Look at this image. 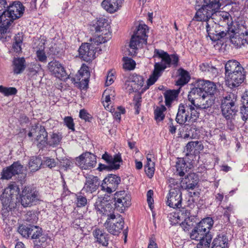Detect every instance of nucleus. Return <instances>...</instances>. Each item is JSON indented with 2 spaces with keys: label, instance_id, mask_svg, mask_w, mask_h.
I'll return each mask as SVG.
<instances>
[{
  "label": "nucleus",
  "instance_id": "nucleus-1",
  "mask_svg": "<svg viewBox=\"0 0 248 248\" xmlns=\"http://www.w3.org/2000/svg\"><path fill=\"white\" fill-rule=\"evenodd\" d=\"M153 57L161 59V61L155 63L153 73L147 80L148 88L155 82L165 69L171 65L174 67L177 66L179 60L177 54L170 55L167 52L158 49H155Z\"/></svg>",
  "mask_w": 248,
  "mask_h": 248
},
{
  "label": "nucleus",
  "instance_id": "nucleus-2",
  "mask_svg": "<svg viewBox=\"0 0 248 248\" xmlns=\"http://www.w3.org/2000/svg\"><path fill=\"white\" fill-rule=\"evenodd\" d=\"M24 7L21 2L16 1L12 4L7 6L6 12L0 17V22L4 23L3 29L0 28V39L2 41L6 40L10 32V27L14 20L20 17L23 14Z\"/></svg>",
  "mask_w": 248,
  "mask_h": 248
},
{
  "label": "nucleus",
  "instance_id": "nucleus-3",
  "mask_svg": "<svg viewBox=\"0 0 248 248\" xmlns=\"http://www.w3.org/2000/svg\"><path fill=\"white\" fill-rule=\"evenodd\" d=\"M214 221L211 217H207L201 221L192 231L190 234L191 239L199 241L198 248H209L212 235L210 230Z\"/></svg>",
  "mask_w": 248,
  "mask_h": 248
},
{
  "label": "nucleus",
  "instance_id": "nucleus-4",
  "mask_svg": "<svg viewBox=\"0 0 248 248\" xmlns=\"http://www.w3.org/2000/svg\"><path fill=\"white\" fill-rule=\"evenodd\" d=\"M199 112L195 109L194 106L191 104H180L175 118L176 122L180 125L184 124L187 122H195L199 117Z\"/></svg>",
  "mask_w": 248,
  "mask_h": 248
},
{
  "label": "nucleus",
  "instance_id": "nucleus-5",
  "mask_svg": "<svg viewBox=\"0 0 248 248\" xmlns=\"http://www.w3.org/2000/svg\"><path fill=\"white\" fill-rule=\"evenodd\" d=\"M18 189L15 183L10 184L3 190L0 196L2 203L1 214L3 217L9 215L10 211L15 208V202L13 201V196Z\"/></svg>",
  "mask_w": 248,
  "mask_h": 248
},
{
  "label": "nucleus",
  "instance_id": "nucleus-6",
  "mask_svg": "<svg viewBox=\"0 0 248 248\" xmlns=\"http://www.w3.org/2000/svg\"><path fill=\"white\" fill-rule=\"evenodd\" d=\"M221 5L219 1L210 0L208 4L202 5L197 10L195 17L198 21H211L216 12L219 10Z\"/></svg>",
  "mask_w": 248,
  "mask_h": 248
},
{
  "label": "nucleus",
  "instance_id": "nucleus-7",
  "mask_svg": "<svg viewBox=\"0 0 248 248\" xmlns=\"http://www.w3.org/2000/svg\"><path fill=\"white\" fill-rule=\"evenodd\" d=\"M20 198L23 206H31L39 200L38 192L33 186H25L22 190Z\"/></svg>",
  "mask_w": 248,
  "mask_h": 248
},
{
  "label": "nucleus",
  "instance_id": "nucleus-8",
  "mask_svg": "<svg viewBox=\"0 0 248 248\" xmlns=\"http://www.w3.org/2000/svg\"><path fill=\"white\" fill-rule=\"evenodd\" d=\"M28 135L29 137L35 136V140L39 143L40 148H42L41 145H45L47 143V132L45 127L39 124L31 126Z\"/></svg>",
  "mask_w": 248,
  "mask_h": 248
},
{
  "label": "nucleus",
  "instance_id": "nucleus-9",
  "mask_svg": "<svg viewBox=\"0 0 248 248\" xmlns=\"http://www.w3.org/2000/svg\"><path fill=\"white\" fill-rule=\"evenodd\" d=\"M219 26L213 19L206 22V29L208 36L214 42L219 40L227 34H229L228 31H220L219 30Z\"/></svg>",
  "mask_w": 248,
  "mask_h": 248
},
{
  "label": "nucleus",
  "instance_id": "nucleus-10",
  "mask_svg": "<svg viewBox=\"0 0 248 248\" xmlns=\"http://www.w3.org/2000/svg\"><path fill=\"white\" fill-rule=\"evenodd\" d=\"M96 163V156L90 152L83 153L76 158V164L84 170H89L94 168Z\"/></svg>",
  "mask_w": 248,
  "mask_h": 248
},
{
  "label": "nucleus",
  "instance_id": "nucleus-11",
  "mask_svg": "<svg viewBox=\"0 0 248 248\" xmlns=\"http://www.w3.org/2000/svg\"><path fill=\"white\" fill-rule=\"evenodd\" d=\"M121 181V178L119 176L109 174L103 181L101 185V190L110 194L116 191Z\"/></svg>",
  "mask_w": 248,
  "mask_h": 248
},
{
  "label": "nucleus",
  "instance_id": "nucleus-12",
  "mask_svg": "<svg viewBox=\"0 0 248 248\" xmlns=\"http://www.w3.org/2000/svg\"><path fill=\"white\" fill-rule=\"evenodd\" d=\"M124 221L120 215L115 220H107L104 223V226L107 231L114 235H118L124 228Z\"/></svg>",
  "mask_w": 248,
  "mask_h": 248
},
{
  "label": "nucleus",
  "instance_id": "nucleus-13",
  "mask_svg": "<svg viewBox=\"0 0 248 248\" xmlns=\"http://www.w3.org/2000/svg\"><path fill=\"white\" fill-rule=\"evenodd\" d=\"M95 47L92 43L82 44L78 49L80 58L86 62L93 59L95 54Z\"/></svg>",
  "mask_w": 248,
  "mask_h": 248
},
{
  "label": "nucleus",
  "instance_id": "nucleus-14",
  "mask_svg": "<svg viewBox=\"0 0 248 248\" xmlns=\"http://www.w3.org/2000/svg\"><path fill=\"white\" fill-rule=\"evenodd\" d=\"M86 180L84 186L81 190L83 193L92 194L97 190L100 182L97 176L93 175H89L85 177Z\"/></svg>",
  "mask_w": 248,
  "mask_h": 248
},
{
  "label": "nucleus",
  "instance_id": "nucleus-15",
  "mask_svg": "<svg viewBox=\"0 0 248 248\" xmlns=\"http://www.w3.org/2000/svg\"><path fill=\"white\" fill-rule=\"evenodd\" d=\"M23 166L19 161L14 162L11 166L4 168L1 172V179L9 180L13 176L20 173Z\"/></svg>",
  "mask_w": 248,
  "mask_h": 248
},
{
  "label": "nucleus",
  "instance_id": "nucleus-16",
  "mask_svg": "<svg viewBox=\"0 0 248 248\" xmlns=\"http://www.w3.org/2000/svg\"><path fill=\"white\" fill-rule=\"evenodd\" d=\"M182 193L180 189H170L167 203L168 206L173 208L181 207Z\"/></svg>",
  "mask_w": 248,
  "mask_h": 248
},
{
  "label": "nucleus",
  "instance_id": "nucleus-17",
  "mask_svg": "<svg viewBox=\"0 0 248 248\" xmlns=\"http://www.w3.org/2000/svg\"><path fill=\"white\" fill-rule=\"evenodd\" d=\"M47 67L51 74L55 77L61 79L66 76L64 68L59 62L53 60L48 63Z\"/></svg>",
  "mask_w": 248,
  "mask_h": 248
},
{
  "label": "nucleus",
  "instance_id": "nucleus-18",
  "mask_svg": "<svg viewBox=\"0 0 248 248\" xmlns=\"http://www.w3.org/2000/svg\"><path fill=\"white\" fill-rule=\"evenodd\" d=\"M115 205L121 208L128 207L131 204V199L124 191L116 192L114 195Z\"/></svg>",
  "mask_w": 248,
  "mask_h": 248
},
{
  "label": "nucleus",
  "instance_id": "nucleus-19",
  "mask_svg": "<svg viewBox=\"0 0 248 248\" xmlns=\"http://www.w3.org/2000/svg\"><path fill=\"white\" fill-rule=\"evenodd\" d=\"M245 71H239L226 77V80L230 88H232L239 86L243 82L245 79Z\"/></svg>",
  "mask_w": 248,
  "mask_h": 248
},
{
  "label": "nucleus",
  "instance_id": "nucleus-20",
  "mask_svg": "<svg viewBox=\"0 0 248 248\" xmlns=\"http://www.w3.org/2000/svg\"><path fill=\"white\" fill-rule=\"evenodd\" d=\"M233 34L230 35L231 43L237 47H240L248 43V32L246 31L245 33L237 34L234 33L232 30Z\"/></svg>",
  "mask_w": 248,
  "mask_h": 248
},
{
  "label": "nucleus",
  "instance_id": "nucleus-21",
  "mask_svg": "<svg viewBox=\"0 0 248 248\" xmlns=\"http://www.w3.org/2000/svg\"><path fill=\"white\" fill-rule=\"evenodd\" d=\"M218 19H219L218 23L217 24L218 26L220 24L223 26V23L224 22V24L227 25V29L230 30V27L232 26V21L231 16L228 13L224 11L220 12L219 10L217 12H216L214 17H212V19L217 21Z\"/></svg>",
  "mask_w": 248,
  "mask_h": 248
},
{
  "label": "nucleus",
  "instance_id": "nucleus-22",
  "mask_svg": "<svg viewBox=\"0 0 248 248\" xmlns=\"http://www.w3.org/2000/svg\"><path fill=\"white\" fill-rule=\"evenodd\" d=\"M225 77H228L239 71H244V68L236 60H230L226 63L225 66Z\"/></svg>",
  "mask_w": 248,
  "mask_h": 248
},
{
  "label": "nucleus",
  "instance_id": "nucleus-23",
  "mask_svg": "<svg viewBox=\"0 0 248 248\" xmlns=\"http://www.w3.org/2000/svg\"><path fill=\"white\" fill-rule=\"evenodd\" d=\"M214 96L212 95H205L202 97L197 103L194 104L195 109H204L210 108L214 104Z\"/></svg>",
  "mask_w": 248,
  "mask_h": 248
},
{
  "label": "nucleus",
  "instance_id": "nucleus-24",
  "mask_svg": "<svg viewBox=\"0 0 248 248\" xmlns=\"http://www.w3.org/2000/svg\"><path fill=\"white\" fill-rule=\"evenodd\" d=\"M122 3V0H104L101 5L107 12L113 13L119 9Z\"/></svg>",
  "mask_w": 248,
  "mask_h": 248
},
{
  "label": "nucleus",
  "instance_id": "nucleus-25",
  "mask_svg": "<svg viewBox=\"0 0 248 248\" xmlns=\"http://www.w3.org/2000/svg\"><path fill=\"white\" fill-rule=\"evenodd\" d=\"M93 235L96 241L104 247H107L108 244V234L102 230L98 228L95 229L93 232Z\"/></svg>",
  "mask_w": 248,
  "mask_h": 248
},
{
  "label": "nucleus",
  "instance_id": "nucleus-26",
  "mask_svg": "<svg viewBox=\"0 0 248 248\" xmlns=\"http://www.w3.org/2000/svg\"><path fill=\"white\" fill-rule=\"evenodd\" d=\"M79 76L77 75V79L80 81V87L83 88H86L88 85L90 74L88 70V67L83 65L78 71Z\"/></svg>",
  "mask_w": 248,
  "mask_h": 248
},
{
  "label": "nucleus",
  "instance_id": "nucleus-27",
  "mask_svg": "<svg viewBox=\"0 0 248 248\" xmlns=\"http://www.w3.org/2000/svg\"><path fill=\"white\" fill-rule=\"evenodd\" d=\"M31 238L35 240L34 242L36 245H42L41 241L43 242L46 240L45 237H42L43 235L42 228L37 226L31 225Z\"/></svg>",
  "mask_w": 248,
  "mask_h": 248
},
{
  "label": "nucleus",
  "instance_id": "nucleus-28",
  "mask_svg": "<svg viewBox=\"0 0 248 248\" xmlns=\"http://www.w3.org/2000/svg\"><path fill=\"white\" fill-rule=\"evenodd\" d=\"M108 20L105 18L101 17L97 20L96 24L94 25V30L97 33L102 32L105 35H108V37L111 36L110 33L108 31Z\"/></svg>",
  "mask_w": 248,
  "mask_h": 248
},
{
  "label": "nucleus",
  "instance_id": "nucleus-29",
  "mask_svg": "<svg viewBox=\"0 0 248 248\" xmlns=\"http://www.w3.org/2000/svg\"><path fill=\"white\" fill-rule=\"evenodd\" d=\"M228 244V238L224 232L218 234L213 240L212 248H227Z\"/></svg>",
  "mask_w": 248,
  "mask_h": 248
},
{
  "label": "nucleus",
  "instance_id": "nucleus-30",
  "mask_svg": "<svg viewBox=\"0 0 248 248\" xmlns=\"http://www.w3.org/2000/svg\"><path fill=\"white\" fill-rule=\"evenodd\" d=\"M205 93L200 89L193 87L189 92L188 99L191 104L194 105L202 97H204Z\"/></svg>",
  "mask_w": 248,
  "mask_h": 248
},
{
  "label": "nucleus",
  "instance_id": "nucleus-31",
  "mask_svg": "<svg viewBox=\"0 0 248 248\" xmlns=\"http://www.w3.org/2000/svg\"><path fill=\"white\" fill-rule=\"evenodd\" d=\"M111 204L105 200L99 199L95 202L94 206L95 209L103 214H106L108 212H110L109 208L111 209Z\"/></svg>",
  "mask_w": 248,
  "mask_h": 248
},
{
  "label": "nucleus",
  "instance_id": "nucleus-32",
  "mask_svg": "<svg viewBox=\"0 0 248 248\" xmlns=\"http://www.w3.org/2000/svg\"><path fill=\"white\" fill-rule=\"evenodd\" d=\"M225 106H221L223 115L227 120L233 119V117L237 112L238 108L236 105H226L227 108H225Z\"/></svg>",
  "mask_w": 248,
  "mask_h": 248
},
{
  "label": "nucleus",
  "instance_id": "nucleus-33",
  "mask_svg": "<svg viewBox=\"0 0 248 248\" xmlns=\"http://www.w3.org/2000/svg\"><path fill=\"white\" fill-rule=\"evenodd\" d=\"M178 72L179 78L176 82V85L182 86L187 83L190 79L189 73L182 68L178 70Z\"/></svg>",
  "mask_w": 248,
  "mask_h": 248
},
{
  "label": "nucleus",
  "instance_id": "nucleus-34",
  "mask_svg": "<svg viewBox=\"0 0 248 248\" xmlns=\"http://www.w3.org/2000/svg\"><path fill=\"white\" fill-rule=\"evenodd\" d=\"M13 64L14 73L19 74L25 69V60L24 58H15L13 61Z\"/></svg>",
  "mask_w": 248,
  "mask_h": 248
},
{
  "label": "nucleus",
  "instance_id": "nucleus-35",
  "mask_svg": "<svg viewBox=\"0 0 248 248\" xmlns=\"http://www.w3.org/2000/svg\"><path fill=\"white\" fill-rule=\"evenodd\" d=\"M195 175L194 174H190L186 177L184 181L182 182L186 189H194L195 186H197L198 182L197 179H195ZM197 178V177H196Z\"/></svg>",
  "mask_w": 248,
  "mask_h": 248
},
{
  "label": "nucleus",
  "instance_id": "nucleus-36",
  "mask_svg": "<svg viewBox=\"0 0 248 248\" xmlns=\"http://www.w3.org/2000/svg\"><path fill=\"white\" fill-rule=\"evenodd\" d=\"M102 158L108 164L111 165H120V163H122L123 161L120 154H116L112 157L107 152H105V153L102 155Z\"/></svg>",
  "mask_w": 248,
  "mask_h": 248
},
{
  "label": "nucleus",
  "instance_id": "nucleus-37",
  "mask_svg": "<svg viewBox=\"0 0 248 248\" xmlns=\"http://www.w3.org/2000/svg\"><path fill=\"white\" fill-rule=\"evenodd\" d=\"M179 90L167 91L164 94L165 104L167 106H170L173 101L175 100L179 93Z\"/></svg>",
  "mask_w": 248,
  "mask_h": 248
},
{
  "label": "nucleus",
  "instance_id": "nucleus-38",
  "mask_svg": "<svg viewBox=\"0 0 248 248\" xmlns=\"http://www.w3.org/2000/svg\"><path fill=\"white\" fill-rule=\"evenodd\" d=\"M148 31V27L147 25L145 24H140L137 28V31L133 35L147 42V35H146V33Z\"/></svg>",
  "mask_w": 248,
  "mask_h": 248
},
{
  "label": "nucleus",
  "instance_id": "nucleus-39",
  "mask_svg": "<svg viewBox=\"0 0 248 248\" xmlns=\"http://www.w3.org/2000/svg\"><path fill=\"white\" fill-rule=\"evenodd\" d=\"M145 43L146 44L147 42L144 41L140 38H139L134 35L132 36L130 44L129 47L132 49V51H129V53L131 56L135 55L136 54V51L138 49V46H139L140 44Z\"/></svg>",
  "mask_w": 248,
  "mask_h": 248
},
{
  "label": "nucleus",
  "instance_id": "nucleus-40",
  "mask_svg": "<svg viewBox=\"0 0 248 248\" xmlns=\"http://www.w3.org/2000/svg\"><path fill=\"white\" fill-rule=\"evenodd\" d=\"M43 164L40 157L32 156L29 162V168L31 171H35L38 170Z\"/></svg>",
  "mask_w": 248,
  "mask_h": 248
},
{
  "label": "nucleus",
  "instance_id": "nucleus-41",
  "mask_svg": "<svg viewBox=\"0 0 248 248\" xmlns=\"http://www.w3.org/2000/svg\"><path fill=\"white\" fill-rule=\"evenodd\" d=\"M236 101L237 96L233 93H230L223 97L221 100V106H224V107H224L225 108H227L226 105H236Z\"/></svg>",
  "mask_w": 248,
  "mask_h": 248
},
{
  "label": "nucleus",
  "instance_id": "nucleus-42",
  "mask_svg": "<svg viewBox=\"0 0 248 248\" xmlns=\"http://www.w3.org/2000/svg\"><path fill=\"white\" fill-rule=\"evenodd\" d=\"M50 137L49 140L46 144L53 147L58 145L62 139V135L60 133H53Z\"/></svg>",
  "mask_w": 248,
  "mask_h": 248
},
{
  "label": "nucleus",
  "instance_id": "nucleus-43",
  "mask_svg": "<svg viewBox=\"0 0 248 248\" xmlns=\"http://www.w3.org/2000/svg\"><path fill=\"white\" fill-rule=\"evenodd\" d=\"M31 225L19 226L18 229V232L26 238H29L31 237Z\"/></svg>",
  "mask_w": 248,
  "mask_h": 248
},
{
  "label": "nucleus",
  "instance_id": "nucleus-44",
  "mask_svg": "<svg viewBox=\"0 0 248 248\" xmlns=\"http://www.w3.org/2000/svg\"><path fill=\"white\" fill-rule=\"evenodd\" d=\"M216 85L209 81H206L203 92L205 93V95H212L216 92Z\"/></svg>",
  "mask_w": 248,
  "mask_h": 248
},
{
  "label": "nucleus",
  "instance_id": "nucleus-45",
  "mask_svg": "<svg viewBox=\"0 0 248 248\" xmlns=\"http://www.w3.org/2000/svg\"><path fill=\"white\" fill-rule=\"evenodd\" d=\"M166 110V108L164 106L157 107L154 111L155 118L157 121H162L165 117L164 112Z\"/></svg>",
  "mask_w": 248,
  "mask_h": 248
},
{
  "label": "nucleus",
  "instance_id": "nucleus-46",
  "mask_svg": "<svg viewBox=\"0 0 248 248\" xmlns=\"http://www.w3.org/2000/svg\"><path fill=\"white\" fill-rule=\"evenodd\" d=\"M176 173L180 176H183L187 171V166L186 163L183 161H180L177 162L176 165Z\"/></svg>",
  "mask_w": 248,
  "mask_h": 248
},
{
  "label": "nucleus",
  "instance_id": "nucleus-47",
  "mask_svg": "<svg viewBox=\"0 0 248 248\" xmlns=\"http://www.w3.org/2000/svg\"><path fill=\"white\" fill-rule=\"evenodd\" d=\"M104 34H97V37L94 38L93 40L91 39V41H92V44L94 45H99L100 44L104 43L106 42L109 38L111 37L109 36L108 37V35H105L103 36Z\"/></svg>",
  "mask_w": 248,
  "mask_h": 248
},
{
  "label": "nucleus",
  "instance_id": "nucleus-48",
  "mask_svg": "<svg viewBox=\"0 0 248 248\" xmlns=\"http://www.w3.org/2000/svg\"><path fill=\"white\" fill-rule=\"evenodd\" d=\"M0 93L3 94L5 96L12 95L17 93V90L15 87H6L0 85Z\"/></svg>",
  "mask_w": 248,
  "mask_h": 248
},
{
  "label": "nucleus",
  "instance_id": "nucleus-49",
  "mask_svg": "<svg viewBox=\"0 0 248 248\" xmlns=\"http://www.w3.org/2000/svg\"><path fill=\"white\" fill-rule=\"evenodd\" d=\"M82 192L76 195V203L78 207L85 206L87 204V199L86 197L82 195Z\"/></svg>",
  "mask_w": 248,
  "mask_h": 248
},
{
  "label": "nucleus",
  "instance_id": "nucleus-50",
  "mask_svg": "<svg viewBox=\"0 0 248 248\" xmlns=\"http://www.w3.org/2000/svg\"><path fill=\"white\" fill-rule=\"evenodd\" d=\"M123 59L124 62L123 68L124 69L131 70L135 68L136 63L134 60L128 57H124Z\"/></svg>",
  "mask_w": 248,
  "mask_h": 248
},
{
  "label": "nucleus",
  "instance_id": "nucleus-51",
  "mask_svg": "<svg viewBox=\"0 0 248 248\" xmlns=\"http://www.w3.org/2000/svg\"><path fill=\"white\" fill-rule=\"evenodd\" d=\"M200 67L202 72H210L212 74H215L217 71V69L215 67L207 62L202 63L200 65Z\"/></svg>",
  "mask_w": 248,
  "mask_h": 248
},
{
  "label": "nucleus",
  "instance_id": "nucleus-52",
  "mask_svg": "<svg viewBox=\"0 0 248 248\" xmlns=\"http://www.w3.org/2000/svg\"><path fill=\"white\" fill-rule=\"evenodd\" d=\"M120 165L108 164V165H107L100 163V164H99V166L97 168V170L100 171H102L103 170L109 171V170H117L120 168Z\"/></svg>",
  "mask_w": 248,
  "mask_h": 248
},
{
  "label": "nucleus",
  "instance_id": "nucleus-53",
  "mask_svg": "<svg viewBox=\"0 0 248 248\" xmlns=\"http://www.w3.org/2000/svg\"><path fill=\"white\" fill-rule=\"evenodd\" d=\"M155 163H151L145 166V171L149 178H152L155 172Z\"/></svg>",
  "mask_w": 248,
  "mask_h": 248
},
{
  "label": "nucleus",
  "instance_id": "nucleus-54",
  "mask_svg": "<svg viewBox=\"0 0 248 248\" xmlns=\"http://www.w3.org/2000/svg\"><path fill=\"white\" fill-rule=\"evenodd\" d=\"M168 183L170 189H180L179 181L174 178H170L168 179Z\"/></svg>",
  "mask_w": 248,
  "mask_h": 248
},
{
  "label": "nucleus",
  "instance_id": "nucleus-55",
  "mask_svg": "<svg viewBox=\"0 0 248 248\" xmlns=\"http://www.w3.org/2000/svg\"><path fill=\"white\" fill-rule=\"evenodd\" d=\"M143 84V80L141 76L136 75L133 77L131 82V86L132 87L133 85L137 84L138 86L137 88H138L139 87L142 86Z\"/></svg>",
  "mask_w": 248,
  "mask_h": 248
},
{
  "label": "nucleus",
  "instance_id": "nucleus-56",
  "mask_svg": "<svg viewBox=\"0 0 248 248\" xmlns=\"http://www.w3.org/2000/svg\"><path fill=\"white\" fill-rule=\"evenodd\" d=\"M64 122L65 124L69 129H71L73 131H75L74 123L73 122V119L71 117H65L64 119Z\"/></svg>",
  "mask_w": 248,
  "mask_h": 248
},
{
  "label": "nucleus",
  "instance_id": "nucleus-57",
  "mask_svg": "<svg viewBox=\"0 0 248 248\" xmlns=\"http://www.w3.org/2000/svg\"><path fill=\"white\" fill-rule=\"evenodd\" d=\"M42 164L51 169L56 166V162L54 158L46 157L45 158Z\"/></svg>",
  "mask_w": 248,
  "mask_h": 248
},
{
  "label": "nucleus",
  "instance_id": "nucleus-58",
  "mask_svg": "<svg viewBox=\"0 0 248 248\" xmlns=\"http://www.w3.org/2000/svg\"><path fill=\"white\" fill-rule=\"evenodd\" d=\"M199 143L198 141L189 142L186 145V149L188 152L187 154L191 153L194 148L198 145Z\"/></svg>",
  "mask_w": 248,
  "mask_h": 248
},
{
  "label": "nucleus",
  "instance_id": "nucleus-59",
  "mask_svg": "<svg viewBox=\"0 0 248 248\" xmlns=\"http://www.w3.org/2000/svg\"><path fill=\"white\" fill-rule=\"evenodd\" d=\"M240 113L242 120L246 121L248 119V106L244 107L243 105L240 109Z\"/></svg>",
  "mask_w": 248,
  "mask_h": 248
},
{
  "label": "nucleus",
  "instance_id": "nucleus-60",
  "mask_svg": "<svg viewBox=\"0 0 248 248\" xmlns=\"http://www.w3.org/2000/svg\"><path fill=\"white\" fill-rule=\"evenodd\" d=\"M206 81L202 79L197 80L193 84V87L197 89H200L204 91Z\"/></svg>",
  "mask_w": 248,
  "mask_h": 248
},
{
  "label": "nucleus",
  "instance_id": "nucleus-61",
  "mask_svg": "<svg viewBox=\"0 0 248 248\" xmlns=\"http://www.w3.org/2000/svg\"><path fill=\"white\" fill-rule=\"evenodd\" d=\"M83 221V218H76L73 222L72 225L73 227L76 229L81 228L84 223Z\"/></svg>",
  "mask_w": 248,
  "mask_h": 248
},
{
  "label": "nucleus",
  "instance_id": "nucleus-62",
  "mask_svg": "<svg viewBox=\"0 0 248 248\" xmlns=\"http://www.w3.org/2000/svg\"><path fill=\"white\" fill-rule=\"evenodd\" d=\"M36 55L39 61L42 62H46V56L45 52L43 50H39L37 51Z\"/></svg>",
  "mask_w": 248,
  "mask_h": 248
},
{
  "label": "nucleus",
  "instance_id": "nucleus-63",
  "mask_svg": "<svg viewBox=\"0 0 248 248\" xmlns=\"http://www.w3.org/2000/svg\"><path fill=\"white\" fill-rule=\"evenodd\" d=\"M79 117L85 121H89L90 115L84 109L80 110L79 112Z\"/></svg>",
  "mask_w": 248,
  "mask_h": 248
},
{
  "label": "nucleus",
  "instance_id": "nucleus-64",
  "mask_svg": "<svg viewBox=\"0 0 248 248\" xmlns=\"http://www.w3.org/2000/svg\"><path fill=\"white\" fill-rule=\"evenodd\" d=\"M147 248H158L156 243V239L155 235H152L150 237Z\"/></svg>",
  "mask_w": 248,
  "mask_h": 248
}]
</instances>
